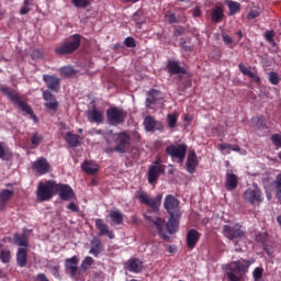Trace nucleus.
<instances>
[{"mask_svg":"<svg viewBox=\"0 0 281 281\" xmlns=\"http://www.w3.org/2000/svg\"><path fill=\"white\" fill-rule=\"evenodd\" d=\"M181 216L182 215H169V220L166 223V221H164L161 217L154 218L150 215H144L146 221L153 223L154 226H156L159 237L165 241L170 240V236H168V234L175 235L178 232ZM166 231L168 234H166Z\"/></svg>","mask_w":281,"mask_h":281,"instance_id":"obj_1","label":"nucleus"},{"mask_svg":"<svg viewBox=\"0 0 281 281\" xmlns=\"http://www.w3.org/2000/svg\"><path fill=\"white\" fill-rule=\"evenodd\" d=\"M233 266L232 265L226 266L225 278H227L228 281H241L244 274L248 272V269L250 267V261L237 260L233 262Z\"/></svg>","mask_w":281,"mask_h":281,"instance_id":"obj_2","label":"nucleus"},{"mask_svg":"<svg viewBox=\"0 0 281 281\" xmlns=\"http://www.w3.org/2000/svg\"><path fill=\"white\" fill-rule=\"evenodd\" d=\"M136 198L138 199L139 203H142L143 205H147V207H150L154 214H159L161 201L164 199L162 193H159L156 198L153 199L145 191H138Z\"/></svg>","mask_w":281,"mask_h":281,"instance_id":"obj_3","label":"nucleus"},{"mask_svg":"<svg viewBox=\"0 0 281 281\" xmlns=\"http://www.w3.org/2000/svg\"><path fill=\"white\" fill-rule=\"evenodd\" d=\"M56 181L48 180L45 183L41 182L37 187L36 196L41 202L50 201L56 194Z\"/></svg>","mask_w":281,"mask_h":281,"instance_id":"obj_4","label":"nucleus"},{"mask_svg":"<svg viewBox=\"0 0 281 281\" xmlns=\"http://www.w3.org/2000/svg\"><path fill=\"white\" fill-rule=\"evenodd\" d=\"M81 35L80 34H74L72 40L63 43L55 47V54L57 55H70L74 52H76L81 46Z\"/></svg>","mask_w":281,"mask_h":281,"instance_id":"obj_5","label":"nucleus"},{"mask_svg":"<svg viewBox=\"0 0 281 281\" xmlns=\"http://www.w3.org/2000/svg\"><path fill=\"white\" fill-rule=\"evenodd\" d=\"M223 235L228 240L235 241L238 239H243L246 235V231L245 227L241 226L240 224L224 225Z\"/></svg>","mask_w":281,"mask_h":281,"instance_id":"obj_6","label":"nucleus"},{"mask_svg":"<svg viewBox=\"0 0 281 281\" xmlns=\"http://www.w3.org/2000/svg\"><path fill=\"white\" fill-rule=\"evenodd\" d=\"M126 111H124L123 109H119L117 106H112L106 110V120L108 123L112 126L124 124V121H126Z\"/></svg>","mask_w":281,"mask_h":281,"instance_id":"obj_7","label":"nucleus"},{"mask_svg":"<svg viewBox=\"0 0 281 281\" xmlns=\"http://www.w3.org/2000/svg\"><path fill=\"white\" fill-rule=\"evenodd\" d=\"M243 198L244 201L250 205H255V203H262L263 201L261 190L255 183L244 192Z\"/></svg>","mask_w":281,"mask_h":281,"instance_id":"obj_8","label":"nucleus"},{"mask_svg":"<svg viewBox=\"0 0 281 281\" xmlns=\"http://www.w3.org/2000/svg\"><path fill=\"white\" fill-rule=\"evenodd\" d=\"M188 146L186 144H179L175 146L173 144L166 147V153L171 159H178L181 164L187 155Z\"/></svg>","mask_w":281,"mask_h":281,"instance_id":"obj_9","label":"nucleus"},{"mask_svg":"<svg viewBox=\"0 0 281 281\" xmlns=\"http://www.w3.org/2000/svg\"><path fill=\"white\" fill-rule=\"evenodd\" d=\"M164 207L169 215H182L179 210V200L172 194H168L164 201Z\"/></svg>","mask_w":281,"mask_h":281,"instance_id":"obj_10","label":"nucleus"},{"mask_svg":"<svg viewBox=\"0 0 281 281\" xmlns=\"http://www.w3.org/2000/svg\"><path fill=\"white\" fill-rule=\"evenodd\" d=\"M59 194L61 201H74L76 193L69 184H61L56 182V194Z\"/></svg>","mask_w":281,"mask_h":281,"instance_id":"obj_11","label":"nucleus"},{"mask_svg":"<svg viewBox=\"0 0 281 281\" xmlns=\"http://www.w3.org/2000/svg\"><path fill=\"white\" fill-rule=\"evenodd\" d=\"M43 99L45 101L44 106L47 112H57L59 109V102L57 98L49 90L43 91Z\"/></svg>","mask_w":281,"mask_h":281,"instance_id":"obj_12","label":"nucleus"},{"mask_svg":"<svg viewBox=\"0 0 281 281\" xmlns=\"http://www.w3.org/2000/svg\"><path fill=\"white\" fill-rule=\"evenodd\" d=\"M119 143L115 146L116 153L124 155L128 150V146L131 145V135L126 132H121L117 134Z\"/></svg>","mask_w":281,"mask_h":281,"instance_id":"obj_13","label":"nucleus"},{"mask_svg":"<svg viewBox=\"0 0 281 281\" xmlns=\"http://www.w3.org/2000/svg\"><path fill=\"white\" fill-rule=\"evenodd\" d=\"M65 270L72 279H75L79 271V258L72 256L71 258L65 259Z\"/></svg>","mask_w":281,"mask_h":281,"instance_id":"obj_14","label":"nucleus"},{"mask_svg":"<svg viewBox=\"0 0 281 281\" xmlns=\"http://www.w3.org/2000/svg\"><path fill=\"white\" fill-rule=\"evenodd\" d=\"M147 175L148 183L153 184L161 175H166V166H149Z\"/></svg>","mask_w":281,"mask_h":281,"instance_id":"obj_15","label":"nucleus"},{"mask_svg":"<svg viewBox=\"0 0 281 281\" xmlns=\"http://www.w3.org/2000/svg\"><path fill=\"white\" fill-rule=\"evenodd\" d=\"M33 170L37 172V175H48L50 172V165L48 160L44 157L38 158L36 161L32 165Z\"/></svg>","mask_w":281,"mask_h":281,"instance_id":"obj_16","label":"nucleus"},{"mask_svg":"<svg viewBox=\"0 0 281 281\" xmlns=\"http://www.w3.org/2000/svg\"><path fill=\"white\" fill-rule=\"evenodd\" d=\"M95 228L99 231V236H106L109 239H115V233L109 229V225L104 223V220L97 218L95 220Z\"/></svg>","mask_w":281,"mask_h":281,"instance_id":"obj_17","label":"nucleus"},{"mask_svg":"<svg viewBox=\"0 0 281 281\" xmlns=\"http://www.w3.org/2000/svg\"><path fill=\"white\" fill-rule=\"evenodd\" d=\"M144 126L146 132H155L156 131H164V124L161 122L156 121L155 117L148 115L144 120Z\"/></svg>","mask_w":281,"mask_h":281,"instance_id":"obj_18","label":"nucleus"},{"mask_svg":"<svg viewBox=\"0 0 281 281\" xmlns=\"http://www.w3.org/2000/svg\"><path fill=\"white\" fill-rule=\"evenodd\" d=\"M43 81L46 83L47 88L54 92L60 90L61 80L56 76L43 75Z\"/></svg>","mask_w":281,"mask_h":281,"instance_id":"obj_19","label":"nucleus"},{"mask_svg":"<svg viewBox=\"0 0 281 281\" xmlns=\"http://www.w3.org/2000/svg\"><path fill=\"white\" fill-rule=\"evenodd\" d=\"M237 186H238V177L232 170H227L226 180H225L226 190L228 192H233V190H236Z\"/></svg>","mask_w":281,"mask_h":281,"instance_id":"obj_20","label":"nucleus"},{"mask_svg":"<svg viewBox=\"0 0 281 281\" xmlns=\"http://www.w3.org/2000/svg\"><path fill=\"white\" fill-rule=\"evenodd\" d=\"M201 238V233L196 229L192 228L187 233V247L188 249H194L195 245L198 244L199 239Z\"/></svg>","mask_w":281,"mask_h":281,"instance_id":"obj_21","label":"nucleus"},{"mask_svg":"<svg viewBox=\"0 0 281 281\" xmlns=\"http://www.w3.org/2000/svg\"><path fill=\"white\" fill-rule=\"evenodd\" d=\"M64 138L68 143L70 148H78L82 143V137L72 132H67Z\"/></svg>","mask_w":281,"mask_h":281,"instance_id":"obj_22","label":"nucleus"},{"mask_svg":"<svg viewBox=\"0 0 281 281\" xmlns=\"http://www.w3.org/2000/svg\"><path fill=\"white\" fill-rule=\"evenodd\" d=\"M199 165L198 156L194 150H191L187 158V170L190 175H193Z\"/></svg>","mask_w":281,"mask_h":281,"instance_id":"obj_23","label":"nucleus"},{"mask_svg":"<svg viewBox=\"0 0 281 281\" xmlns=\"http://www.w3.org/2000/svg\"><path fill=\"white\" fill-rule=\"evenodd\" d=\"M167 71L170 75H179V74L184 75L187 72L186 68L179 65V61L172 60V59H169L167 63Z\"/></svg>","mask_w":281,"mask_h":281,"instance_id":"obj_24","label":"nucleus"},{"mask_svg":"<svg viewBox=\"0 0 281 281\" xmlns=\"http://www.w3.org/2000/svg\"><path fill=\"white\" fill-rule=\"evenodd\" d=\"M29 262L27 248H19L16 251V263L20 268H25Z\"/></svg>","mask_w":281,"mask_h":281,"instance_id":"obj_25","label":"nucleus"},{"mask_svg":"<svg viewBox=\"0 0 281 281\" xmlns=\"http://www.w3.org/2000/svg\"><path fill=\"white\" fill-rule=\"evenodd\" d=\"M125 270L132 273L142 272V261L137 258H132L125 262Z\"/></svg>","mask_w":281,"mask_h":281,"instance_id":"obj_26","label":"nucleus"},{"mask_svg":"<svg viewBox=\"0 0 281 281\" xmlns=\"http://www.w3.org/2000/svg\"><path fill=\"white\" fill-rule=\"evenodd\" d=\"M88 121L91 123H102L104 121V115L97 108L87 112Z\"/></svg>","mask_w":281,"mask_h":281,"instance_id":"obj_27","label":"nucleus"},{"mask_svg":"<svg viewBox=\"0 0 281 281\" xmlns=\"http://www.w3.org/2000/svg\"><path fill=\"white\" fill-rule=\"evenodd\" d=\"M14 196V191L13 190H9V189H3L0 192V211H2L7 203H9V201H11V199H13Z\"/></svg>","mask_w":281,"mask_h":281,"instance_id":"obj_28","label":"nucleus"},{"mask_svg":"<svg viewBox=\"0 0 281 281\" xmlns=\"http://www.w3.org/2000/svg\"><path fill=\"white\" fill-rule=\"evenodd\" d=\"M89 254L98 258L100 254H102V240L93 238L91 240V249L89 250Z\"/></svg>","mask_w":281,"mask_h":281,"instance_id":"obj_29","label":"nucleus"},{"mask_svg":"<svg viewBox=\"0 0 281 281\" xmlns=\"http://www.w3.org/2000/svg\"><path fill=\"white\" fill-rule=\"evenodd\" d=\"M81 168L87 175H97L100 170V166L91 161L82 162Z\"/></svg>","mask_w":281,"mask_h":281,"instance_id":"obj_30","label":"nucleus"},{"mask_svg":"<svg viewBox=\"0 0 281 281\" xmlns=\"http://www.w3.org/2000/svg\"><path fill=\"white\" fill-rule=\"evenodd\" d=\"M13 243L14 245H16L18 247H23V248H29L30 247V243H29V238L26 235H21V234H15L13 236Z\"/></svg>","mask_w":281,"mask_h":281,"instance_id":"obj_31","label":"nucleus"},{"mask_svg":"<svg viewBox=\"0 0 281 281\" xmlns=\"http://www.w3.org/2000/svg\"><path fill=\"white\" fill-rule=\"evenodd\" d=\"M110 218H111V222L117 226L124 223V215H122L120 211H111Z\"/></svg>","mask_w":281,"mask_h":281,"instance_id":"obj_32","label":"nucleus"},{"mask_svg":"<svg viewBox=\"0 0 281 281\" xmlns=\"http://www.w3.org/2000/svg\"><path fill=\"white\" fill-rule=\"evenodd\" d=\"M0 91L5 94L13 103L14 101L19 100L20 95L14 90H11L9 87H2Z\"/></svg>","mask_w":281,"mask_h":281,"instance_id":"obj_33","label":"nucleus"},{"mask_svg":"<svg viewBox=\"0 0 281 281\" xmlns=\"http://www.w3.org/2000/svg\"><path fill=\"white\" fill-rule=\"evenodd\" d=\"M13 103L18 104V106L21 109V111L25 112L26 114L32 113V106L27 104L25 101L21 99V97H18V100Z\"/></svg>","mask_w":281,"mask_h":281,"instance_id":"obj_34","label":"nucleus"},{"mask_svg":"<svg viewBox=\"0 0 281 281\" xmlns=\"http://www.w3.org/2000/svg\"><path fill=\"white\" fill-rule=\"evenodd\" d=\"M44 136L40 133H34L31 137L32 148H38V146L44 142Z\"/></svg>","mask_w":281,"mask_h":281,"instance_id":"obj_35","label":"nucleus"},{"mask_svg":"<svg viewBox=\"0 0 281 281\" xmlns=\"http://www.w3.org/2000/svg\"><path fill=\"white\" fill-rule=\"evenodd\" d=\"M211 16L213 22H220L224 16L223 9L221 7H216L212 10Z\"/></svg>","mask_w":281,"mask_h":281,"instance_id":"obj_36","label":"nucleus"},{"mask_svg":"<svg viewBox=\"0 0 281 281\" xmlns=\"http://www.w3.org/2000/svg\"><path fill=\"white\" fill-rule=\"evenodd\" d=\"M225 3L229 9V15H234L240 11V4L238 2L226 0Z\"/></svg>","mask_w":281,"mask_h":281,"instance_id":"obj_37","label":"nucleus"},{"mask_svg":"<svg viewBox=\"0 0 281 281\" xmlns=\"http://www.w3.org/2000/svg\"><path fill=\"white\" fill-rule=\"evenodd\" d=\"M218 150L228 153L229 150H233L234 153H239L240 148L236 145L233 146L232 144L223 143L218 145Z\"/></svg>","mask_w":281,"mask_h":281,"instance_id":"obj_38","label":"nucleus"},{"mask_svg":"<svg viewBox=\"0 0 281 281\" xmlns=\"http://www.w3.org/2000/svg\"><path fill=\"white\" fill-rule=\"evenodd\" d=\"M94 263V259L90 256L86 257L82 262H81V270L82 271H88L91 269V267Z\"/></svg>","mask_w":281,"mask_h":281,"instance_id":"obj_39","label":"nucleus"},{"mask_svg":"<svg viewBox=\"0 0 281 281\" xmlns=\"http://www.w3.org/2000/svg\"><path fill=\"white\" fill-rule=\"evenodd\" d=\"M149 98L146 99V106L150 108V104H156L157 103V99H155V97L157 94H159V91L153 89L148 92Z\"/></svg>","mask_w":281,"mask_h":281,"instance_id":"obj_40","label":"nucleus"},{"mask_svg":"<svg viewBox=\"0 0 281 281\" xmlns=\"http://www.w3.org/2000/svg\"><path fill=\"white\" fill-rule=\"evenodd\" d=\"M59 74L65 78L71 77L76 74V70L70 66L59 68Z\"/></svg>","mask_w":281,"mask_h":281,"instance_id":"obj_41","label":"nucleus"},{"mask_svg":"<svg viewBox=\"0 0 281 281\" xmlns=\"http://www.w3.org/2000/svg\"><path fill=\"white\" fill-rule=\"evenodd\" d=\"M0 260L4 265L10 263L11 262V251L8 249H2L0 252Z\"/></svg>","mask_w":281,"mask_h":281,"instance_id":"obj_42","label":"nucleus"},{"mask_svg":"<svg viewBox=\"0 0 281 281\" xmlns=\"http://www.w3.org/2000/svg\"><path fill=\"white\" fill-rule=\"evenodd\" d=\"M177 121H178L177 113H169L167 115V123H168L169 127H171V128L176 127Z\"/></svg>","mask_w":281,"mask_h":281,"instance_id":"obj_43","label":"nucleus"},{"mask_svg":"<svg viewBox=\"0 0 281 281\" xmlns=\"http://www.w3.org/2000/svg\"><path fill=\"white\" fill-rule=\"evenodd\" d=\"M23 4L24 7L20 10V14L22 15L27 14L31 11V8H29V5L33 4V0H24Z\"/></svg>","mask_w":281,"mask_h":281,"instance_id":"obj_44","label":"nucleus"},{"mask_svg":"<svg viewBox=\"0 0 281 281\" xmlns=\"http://www.w3.org/2000/svg\"><path fill=\"white\" fill-rule=\"evenodd\" d=\"M262 274L263 269L260 267L255 268V270L252 271V278L255 279V281H260L262 279Z\"/></svg>","mask_w":281,"mask_h":281,"instance_id":"obj_45","label":"nucleus"},{"mask_svg":"<svg viewBox=\"0 0 281 281\" xmlns=\"http://www.w3.org/2000/svg\"><path fill=\"white\" fill-rule=\"evenodd\" d=\"M165 19L166 21L169 23V24H173V23H178L179 20L176 18V14L168 11L165 15Z\"/></svg>","mask_w":281,"mask_h":281,"instance_id":"obj_46","label":"nucleus"},{"mask_svg":"<svg viewBox=\"0 0 281 281\" xmlns=\"http://www.w3.org/2000/svg\"><path fill=\"white\" fill-rule=\"evenodd\" d=\"M52 276L56 279L60 278V266L56 265V266H49Z\"/></svg>","mask_w":281,"mask_h":281,"instance_id":"obj_47","label":"nucleus"},{"mask_svg":"<svg viewBox=\"0 0 281 281\" xmlns=\"http://www.w3.org/2000/svg\"><path fill=\"white\" fill-rule=\"evenodd\" d=\"M268 240V234L267 233H259L256 235V241L259 244L265 245V243Z\"/></svg>","mask_w":281,"mask_h":281,"instance_id":"obj_48","label":"nucleus"},{"mask_svg":"<svg viewBox=\"0 0 281 281\" xmlns=\"http://www.w3.org/2000/svg\"><path fill=\"white\" fill-rule=\"evenodd\" d=\"M72 3L77 8H88L90 2L87 0H72Z\"/></svg>","mask_w":281,"mask_h":281,"instance_id":"obj_49","label":"nucleus"},{"mask_svg":"<svg viewBox=\"0 0 281 281\" xmlns=\"http://www.w3.org/2000/svg\"><path fill=\"white\" fill-rule=\"evenodd\" d=\"M269 81H270L272 85L277 86V85L280 82V78H279L278 74L274 72V71H271V72L269 74Z\"/></svg>","mask_w":281,"mask_h":281,"instance_id":"obj_50","label":"nucleus"},{"mask_svg":"<svg viewBox=\"0 0 281 281\" xmlns=\"http://www.w3.org/2000/svg\"><path fill=\"white\" fill-rule=\"evenodd\" d=\"M125 46L130 47V48H135L137 46V43L135 42V38L128 36L125 38L124 41Z\"/></svg>","mask_w":281,"mask_h":281,"instance_id":"obj_51","label":"nucleus"},{"mask_svg":"<svg viewBox=\"0 0 281 281\" xmlns=\"http://www.w3.org/2000/svg\"><path fill=\"white\" fill-rule=\"evenodd\" d=\"M271 142L278 147L281 148V135L279 134H273L271 136Z\"/></svg>","mask_w":281,"mask_h":281,"instance_id":"obj_52","label":"nucleus"},{"mask_svg":"<svg viewBox=\"0 0 281 281\" xmlns=\"http://www.w3.org/2000/svg\"><path fill=\"white\" fill-rule=\"evenodd\" d=\"M273 188L274 190H281V173L277 175L273 181Z\"/></svg>","mask_w":281,"mask_h":281,"instance_id":"obj_53","label":"nucleus"},{"mask_svg":"<svg viewBox=\"0 0 281 281\" xmlns=\"http://www.w3.org/2000/svg\"><path fill=\"white\" fill-rule=\"evenodd\" d=\"M276 36V33L274 31H268L266 34H265V37L267 40V42L273 44L274 43V40L273 37Z\"/></svg>","mask_w":281,"mask_h":281,"instance_id":"obj_54","label":"nucleus"},{"mask_svg":"<svg viewBox=\"0 0 281 281\" xmlns=\"http://www.w3.org/2000/svg\"><path fill=\"white\" fill-rule=\"evenodd\" d=\"M238 67H239V70H240L244 75H246V76H248V77H254V72L250 71L249 69H247V68L245 67V65L239 64Z\"/></svg>","mask_w":281,"mask_h":281,"instance_id":"obj_55","label":"nucleus"},{"mask_svg":"<svg viewBox=\"0 0 281 281\" xmlns=\"http://www.w3.org/2000/svg\"><path fill=\"white\" fill-rule=\"evenodd\" d=\"M132 20L136 22V24H142V12H135L132 16Z\"/></svg>","mask_w":281,"mask_h":281,"instance_id":"obj_56","label":"nucleus"},{"mask_svg":"<svg viewBox=\"0 0 281 281\" xmlns=\"http://www.w3.org/2000/svg\"><path fill=\"white\" fill-rule=\"evenodd\" d=\"M252 121L257 124L259 128L266 126V122L262 117H254Z\"/></svg>","mask_w":281,"mask_h":281,"instance_id":"obj_57","label":"nucleus"},{"mask_svg":"<svg viewBox=\"0 0 281 281\" xmlns=\"http://www.w3.org/2000/svg\"><path fill=\"white\" fill-rule=\"evenodd\" d=\"M180 46H181V48L184 50V52H192L193 50V47L192 46H190V45H187L186 44V41H181L180 42Z\"/></svg>","mask_w":281,"mask_h":281,"instance_id":"obj_58","label":"nucleus"},{"mask_svg":"<svg viewBox=\"0 0 281 281\" xmlns=\"http://www.w3.org/2000/svg\"><path fill=\"white\" fill-rule=\"evenodd\" d=\"M67 209L70 210V212H79V206L75 202H70Z\"/></svg>","mask_w":281,"mask_h":281,"instance_id":"obj_59","label":"nucleus"},{"mask_svg":"<svg viewBox=\"0 0 281 281\" xmlns=\"http://www.w3.org/2000/svg\"><path fill=\"white\" fill-rule=\"evenodd\" d=\"M35 281H50V280L48 279V277L45 273H38L35 277Z\"/></svg>","mask_w":281,"mask_h":281,"instance_id":"obj_60","label":"nucleus"},{"mask_svg":"<svg viewBox=\"0 0 281 281\" xmlns=\"http://www.w3.org/2000/svg\"><path fill=\"white\" fill-rule=\"evenodd\" d=\"M259 16V12L257 10H251L248 14V20H254Z\"/></svg>","mask_w":281,"mask_h":281,"instance_id":"obj_61","label":"nucleus"},{"mask_svg":"<svg viewBox=\"0 0 281 281\" xmlns=\"http://www.w3.org/2000/svg\"><path fill=\"white\" fill-rule=\"evenodd\" d=\"M7 157V150L3 147V143H0V159H5Z\"/></svg>","mask_w":281,"mask_h":281,"instance_id":"obj_62","label":"nucleus"},{"mask_svg":"<svg viewBox=\"0 0 281 281\" xmlns=\"http://www.w3.org/2000/svg\"><path fill=\"white\" fill-rule=\"evenodd\" d=\"M223 41L225 42V44H232L233 43V38L228 35H223Z\"/></svg>","mask_w":281,"mask_h":281,"instance_id":"obj_63","label":"nucleus"},{"mask_svg":"<svg viewBox=\"0 0 281 281\" xmlns=\"http://www.w3.org/2000/svg\"><path fill=\"white\" fill-rule=\"evenodd\" d=\"M276 199L281 203V189H276Z\"/></svg>","mask_w":281,"mask_h":281,"instance_id":"obj_64","label":"nucleus"}]
</instances>
